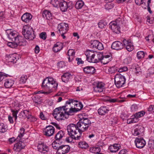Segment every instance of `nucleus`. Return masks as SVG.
I'll return each mask as SVG.
<instances>
[{
    "label": "nucleus",
    "mask_w": 154,
    "mask_h": 154,
    "mask_svg": "<svg viewBox=\"0 0 154 154\" xmlns=\"http://www.w3.org/2000/svg\"><path fill=\"white\" fill-rule=\"evenodd\" d=\"M136 146L138 148H143L146 144V141L143 138H137L135 141Z\"/></svg>",
    "instance_id": "obj_15"
},
{
    "label": "nucleus",
    "mask_w": 154,
    "mask_h": 154,
    "mask_svg": "<svg viewBox=\"0 0 154 154\" xmlns=\"http://www.w3.org/2000/svg\"><path fill=\"white\" fill-rule=\"evenodd\" d=\"M123 47V43L119 41L113 42L111 45V48L112 49L116 50H121L122 49Z\"/></svg>",
    "instance_id": "obj_14"
},
{
    "label": "nucleus",
    "mask_w": 154,
    "mask_h": 154,
    "mask_svg": "<svg viewBox=\"0 0 154 154\" xmlns=\"http://www.w3.org/2000/svg\"><path fill=\"white\" fill-rule=\"evenodd\" d=\"M22 34L25 38L29 40L34 39L35 37L34 31L30 26L25 25L22 29Z\"/></svg>",
    "instance_id": "obj_3"
},
{
    "label": "nucleus",
    "mask_w": 154,
    "mask_h": 154,
    "mask_svg": "<svg viewBox=\"0 0 154 154\" xmlns=\"http://www.w3.org/2000/svg\"><path fill=\"white\" fill-rule=\"evenodd\" d=\"M71 76L70 73L68 72L65 73L62 76L61 79L63 82H67Z\"/></svg>",
    "instance_id": "obj_29"
},
{
    "label": "nucleus",
    "mask_w": 154,
    "mask_h": 154,
    "mask_svg": "<svg viewBox=\"0 0 154 154\" xmlns=\"http://www.w3.org/2000/svg\"><path fill=\"white\" fill-rule=\"evenodd\" d=\"M51 4L55 7H57L58 5H59L60 2L57 0H51Z\"/></svg>",
    "instance_id": "obj_47"
},
{
    "label": "nucleus",
    "mask_w": 154,
    "mask_h": 154,
    "mask_svg": "<svg viewBox=\"0 0 154 154\" xmlns=\"http://www.w3.org/2000/svg\"><path fill=\"white\" fill-rule=\"evenodd\" d=\"M79 121L83 123V124H85L88 127L91 123V121L88 118H83L80 119Z\"/></svg>",
    "instance_id": "obj_34"
},
{
    "label": "nucleus",
    "mask_w": 154,
    "mask_h": 154,
    "mask_svg": "<svg viewBox=\"0 0 154 154\" xmlns=\"http://www.w3.org/2000/svg\"><path fill=\"white\" fill-rule=\"evenodd\" d=\"M119 149V146L118 144H115L113 145L110 146L109 147V149L111 152H116Z\"/></svg>",
    "instance_id": "obj_30"
},
{
    "label": "nucleus",
    "mask_w": 154,
    "mask_h": 154,
    "mask_svg": "<svg viewBox=\"0 0 154 154\" xmlns=\"http://www.w3.org/2000/svg\"><path fill=\"white\" fill-rule=\"evenodd\" d=\"M38 150L43 153H46L48 150V146L44 143H39L37 146Z\"/></svg>",
    "instance_id": "obj_18"
},
{
    "label": "nucleus",
    "mask_w": 154,
    "mask_h": 154,
    "mask_svg": "<svg viewBox=\"0 0 154 154\" xmlns=\"http://www.w3.org/2000/svg\"><path fill=\"white\" fill-rule=\"evenodd\" d=\"M42 16L44 18L49 20L52 18V14L51 12L48 10H45L42 13Z\"/></svg>",
    "instance_id": "obj_28"
},
{
    "label": "nucleus",
    "mask_w": 154,
    "mask_h": 154,
    "mask_svg": "<svg viewBox=\"0 0 154 154\" xmlns=\"http://www.w3.org/2000/svg\"><path fill=\"white\" fill-rule=\"evenodd\" d=\"M52 147L54 149H57L58 150L60 147L59 143H57L56 141H54L52 144Z\"/></svg>",
    "instance_id": "obj_42"
},
{
    "label": "nucleus",
    "mask_w": 154,
    "mask_h": 154,
    "mask_svg": "<svg viewBox=\"0 0 154 154\" xmlns=\"http://www.w3.org/2000/svg\"><path fill=\"white\" fill-rule=\"evenodd\" d=\"M7 45L8 46L11 48H15L18 45V44L16 42H8Z\"/></svg>",
    "instance_id": "obj_44"
},
{
    "label": "nucleus",
    "mask_w": 154,
    "mask_h": 154,
    "mask_svg": "<svg viewBox=\"0 0 154 154\" xmlns=\"http://www.w3.org/2000/svg\"><path fill=\"white\" fill-rule=\"evenodd\" d=\"M107 101L111 103H114L117 101H119L120 102H123L124 101V100H122L120 101L118 100L117 99H112L109 98L108 99Z\"/></svg>",
    "instance_id": "obj_58"
},
{
    "label": "nucleus",
    "mask_w": 154,
    "mask_h": 154,
    "mask_svg": "<svg viewBox=\"0 0 154 154\" xmlns=\"http://www.w3.org/2000/svg\"><path fill=\"white\" fill-rule=\"evenodd\" d=\"M149 74V75L153 74L154 73V68H151L148 69Z\"/></svg>",
    "instance_id": "obj_62"
},
{
    "label": "nucleus",
    "mask_w": 154,
    "mask_h": 154,
    "mask_svg": "<svg viewBox=\"0 0 154 154\" xmlns=\"http://www.w3.org/2000/svg\"><path fill=\"white\" fill-rule=\"evenodd\" d=\"M78 145L82 148L86 149L88 146V144L85 141H81L79 142Z\"/></svg>",
    "instance_id": "obj_39"
},
{
    "label": "nucleus",
    "mask_w": 154,
    "mask_h": 154,
    "mask_svg": "<svg viewBox=\"0 0 154 154\" xmlns=\"http://www.w3.org/2000/svg\"><path fill=\"white\" fill-rule=\"evenodd\" d=\"M109 27L110 28L112 31L116 33L120 32V28L119 24L116 21H113L109 24Z\"/></svg>",
    "instance_id": "obj_9"
},
{
    "label": "nucleus",
    "mask_w": 154,
    "mask_h": 154,
    "mask_svg": "<svg viewBox=\"0 0 154 154\" xmlns=\"http://www.w3.org/2000/svg\"><path fill=\"white\" fill-rule=\"evenodd\" d=\"M40 37L43 40L45 39L47 37L46 33L45 32H41L40 34Z\"/></svg>",
    "instance_id": "obj_59"
},
{
    "label": "nucleus",
    "mask_w": 154,
    "mask_h": 154,
    "mask_svg": "<svg viewBox=\"0 0 154 154\" xmlns=\"http://www.w3.org/2000/svg\"><path fill=\"white\" fill-rule=\"evenodd\" d=\"M74 100L76 101V100ZM72 103L75 105V107L74 108L71 107L69 109V110L68 111L69 115H72L73 113L80 111L83 107V105L82 103H79L77 100L74 102H72Z\"/></svg>",
    "instance_id": "obj_6"
},
{
    "label": "nucleus",
    "mask_w": 154,
    "mask_h": 154,
    "mask_svg": "<svg viewBox=\"0 0 154 154\" xmlns=\"http://www.w3.org/2000/svg\"><path fill=\"white\" fill-rule=\"evenodd\" d=\"M58 28L60 33L65 34L68 30V25L65 23H61L58 25Z\"/></svg>",
    "instance_id": "obj_16"
},
{
    "label": "nucleus",
    "mask_w": 154,
    "mask_h": 154,
    "mask_svg": "<svg viewBox=\"0 0 154 154\" xmlns=\"http://www.w3.org/2000/svg\"><path fill=\"white\" fill-rule=\"evenodd\" d=\"M6 32L9 39L12 42H15L18 34L15 32L8 30Z\"/></svg>",
    "instance_id": "obj_17"
},
{
    "label": "nucleus",
    "mask_w": 154,
    "mask_h": 154,
    "mask_svg": "<svg viewBox=\"0 0 154 154\" xmlns=\"http://www.w3.org/2000/svg\"><path fill=\"white\" fill-rule=\"evenodd\" d=\"M25 41V39L23 37L19 35H18L15 42L17 43L18 45H23L22 43L23 42Z\"/></svg>",
    "instance_id": "obj_32"
},
{
    "label": "nucleus",
    "mask_w": 154,
    "mask_h": 154,
    "mask_svg": "<svg viewBox=\"0 0 154 154\" xmlns=\"http://www.w3.org/2000/svg\"><path fill=\"white\" fill-rule=\"evenodd\" d=\"M58 84L52 77H49L44 79L42 84V87L48 91L42 92V91L38 92V93L49 94L52 91V90H55L57 88Z\"/></svg>",
    "instance_id": "obj_2"
},
{
    "label": "nucleus",
    "mask_w": 154,
    "mask_h": 154,
    "mask_svg": "<svg viewBox=\"0 0 154 154\" xmlns=\"http://www.w3.org/2000/svg\"><path fill=\"white\" fill-rule=\"evenodd\" d=\"M45 135L48 137H50L54 134V128L51 125H49L46 127L44 130Z\"/></svg>",
    "instance_id": "obj_11"
},
{
    "label": "nucleus",
    "mask_w": 154,
    "mask_h": 154,
    "mask_svg": "<svg viewBox=\"0 0 154 154\" xmlns=\"http://www.w3.org/2000/svg\"><path fill=\"white\" fill-rule=\"evenodd\" d=\"M87 60L89 62L94 63L95 53L93 50H88L85 52Z\"/></svg>",
    "instance_id": "obj_8"
},
{
    "label": "nucleus",
    "mask_w": 154,
    "mask_h": 154,
    "mask_svg": "<svg viewBox=\"0 0 154 154\" xmlns=\"http://www.w3.org/2000/svg\"><path fill=\"white\" fill-rule=\"evenodd\" d=\"M12 112L13 113V116L15 118V119H17V114L18 112V111L17 110H11Z\"/></svg>",
    "instance_id": "obj_61"
},
{
    "label": "nucleus",
    "mask_w": 154,
    "mask_h": 154,
    "mask_svg": "<svg viewBox=\"0 0 154 154\" xmlns=\"http://www.w3.org/2000/svg\"><path fill=\"white\" fill-rule=\"evenodd\" d=\"M109 111V108L105 106H101L98 110V114L100 115H105Z\"/></svg>",
    "instance_id": "obj_24"
},
{
    "label": "nucleus",
    "mask_w": 154,
    "mask_h": 154,
    "mask_svg": "<svg viewBox=\"0 0 154 154\" xmlns=\"http://www.w3.org/2000/svg\"><path fill=\"white\" fill-rule=\"evenodd\" d=\"M77 127L78 128V131L79 132V135H81V137L82 138V132L87 130L88 128V126L85 124H83V123L79 121L77 123Z\"/></svg>",
    "instance_id": "obj_10"
},
{
    "label": "nucleus",
    "mask_w": 154,
    "mask_h": 154,
    "mask_svg": "<svg viewBox=\"0 0 154 154\" xmlns=\"http://www.w3.org/2000/svg\"><path fill=\"white\" fill-rule=\"evenodd\" d=\"M63 47V44L58 42L54 46L53 49L55 52H57L61 50Z\"/></svg>",
    "instance_id": "obj_26"
},
{
    "label": "nucleus",
    "mask_w": 154,
    "mask_h": 154,
    "mask_svg": "<svg viewBox=\"0 0 154 154\" xmlns=\"http://www.w3.org/2000/svg\"><path fill=\"white\" fill-rule=\"evenodd\" d=\"M96 54L97 55L95 56L94 60L93 61L94 63H96L100 61L101 62V59H102L103 56L101 53Z\"/></svg>",
    "instance_id": "obj_35"
},
{
    "label": "nucleus",
    "mask_w": 154,
    "mask_h": 154,
    "mask_svg": "<svg viewBox=\"0 0 154 154\" xmlns=\"http://www.w3.org/2000/svg\"><path fill=\"white\" fill-rule=\"evenodd\" d=\"M92 150L95 152L96 153L101 154V153H100L99 152L100 151V149L99 147H94L92 148Z\"/></svg>",
    "instance_id": "obj_57"
},
{
    "label": "nucleus",
    "mask_w": 154,
    "mask_h": 154,
    "mask_svg": "<svg viewBox=\"0 0 154 154\" xmlns=\"http://www.w3.org/2000/svg\"><path fill=\"white\" fill-rule=\"evenodd\" d=\"M123 45L126 47V49L129 51H131L134 49V47L132 43L129 41L124 39L123 40Z\"/></svg>",
    "instance_id": "obj_22"
},
{
    "label": "nucleus",
    "mask_w": 154,
    "mask_h": 154,
    "mask_svg": "<svg viewBox=\"0 0 154 154\" xmlns=\"http://www.w3.org/2000/svg\"><path fill=\"white\" fill-rule=\"evenodd\" d=\"M75 101L73 99H69L66 101L65 105L56 108L54 110L53 114L54 117L58 121L68 118L69 114L68 111H67L68 108L66 107L67 104H69L71 103L74 102Z\"/></svg>",
    "instance_id": "obj_1"
},
{
    "label": "nucleus",
    "mask_w": 154,
    "mask_h": 154,
    "mask_svg": "<svg viewBox=\"0 0 154 154\" xmlns=\"http://www.w3.org/2000/svg\"><path fill=\"white\" fill-rule=\"evenodd\" d=\"M32 16L31 14L28 13H26L21 17L22 20L26 23L29 22L31 20Z\"/></svg>",
    "instance_id": "obj_21"
},
{
    "label": "nucleus",
    "mask_w": 154,
    "mask_h": 154,
    "mask_svg": "<svg viewBox=\"0 0 154 154\" xmlns=\"http://www.w3.org/2000/svg\"><path fill=\"white\" fill-rule=\"evenodd\" d=\"M32 100L37 105L41 103V100L39 97L37 96L33 97L32 98Z\"/></svg>",
    "instance_id": "obj_43"
},
{
    "label": "nucleus",
    "mask_w": 154,
    "mask_h": 154,
    "mask_svg": "<svg viewBox=\"0 0 154 154\" xmlns=\"http://www.w3.org/2000/svg\"><path fill=\"white\" fill-rule=\"evenodd\" d=\"M108 72L109 74H112L116 71L117 70L115 67H112L109 68L108 69Z\"/></svg>",
    "instance_id": "obj_50"
},
{
    "label": "nucleus",
    "mask_w": 154,
    "mask_h": 154,
    "mask_svg": "<svg viewBox=\"0 0 154 154\" xmlns=\"http://www.w3.org/2000/svg\"><path fill=\"white\" fill-rule=\"evenodd\" d=\"M111 59L112 56L110 54L103 56L102 59H101V62L103 64H106L111 61Z\"/></svg>",
    "instance_id": "obj_27"
},
{
    "label": "nucleus",
    "mask_w": 154,
    "mask_h": 154,
    "mask_svg": "<svg viewBox=\"0 0 154 154\" xmlns=\"http://www.w3.org/2000/svg\"><path fill=\"white\" fill-rule=\"evenodd\" d=\"M96 48L99 50H101L103 49V46L102 43L99 42Z\"/></svg>",
    "instance_id": "obj_60"
},
{
    "label": "nucleus",
    "mask_w": 154,
    "mask_h": 154,
    "mask_svg": "<svg viewBox=\"0 0 154 154\" xmlns=\"http://www.w3.org/2000/svg\"><path fill=\"white\" fill-rule=\"evenodd\" d=\"M17 55L16 54H9L6 57V60L8 62H12L15 63L17 60Z\"/></svg>",
    "instance_id": "obj_19"
},
{
    "label": "nucleus",
    "mask_w": 154,
    "mask_h": 154,
    "mask_svg": "<svg viewBox=\"0 0 154 154\" xmlns=\"http://www.w3.org/2000/svg\"><path fill=\"white\" fill-rule=\"evenodd\" d=\"M27 79V78L26 75H23L20 78V83L24 84L26 82Z\"/></svg>",
    "instance_id": "obj_52"
},
{
    "label": "nucleus",
    "mask_w": 154,
    "mask_h": 154,
    "mask_svg": "<svg viewBox=\"0 0 154 154\" xmlns=\"http://www.w3.org/2000/svg\"><path fill=\"white\" fill-rule=\"evenodd\" d=\"M148 111L150 112H154V105H150Z\"/></svg>",
    "instance_id": "obj_63"
},
{
    "label": "nucleus",
    "mask_w": 154,
    "mask_h": 154,
    "mask_svg": "<svg viewBox=\"0 0 154 154\" xmlns=\"http://www.w3.org/2000/svg\"><path fill=\"white\" fill-rule=\"evenodd\" d=\"M7 127L3 123H1L0 124V132L4 133L6 131Z\"/></svg>",
    "instance_id": "obj_46"
},
{
    "label": "nucleus",
    "mask_w": 154,
    "mask_h": 154,
    "mask_svg": "<svg viewBox=\"0 0 154 154\" xmlns=\"http://www.w3.org/2000/svg\"><path fill=\"white\" fill-rule=\"evenodd\" d=\"M148 147L150 149L153 148L154 147V142L152 140H149L148 143Z\"/></svg>",
    "instance_id": "obj_56"
},
{
    "label": "nucleus",
    "mask_w": 154,
    "mask_h": 154,
    "mask_svg": "<svg viewBox=\"0 0 154 154\" xmlns=\"http://www.w3.org/2000/svg\"><path fill=\"white\" fill-rule=\"evenodd\" d=\"M84 72L86 73L92 74L95 72V69L92 66H87L83 68Z\"/></svg>",
    "instance_id": "obj_23"
},
{
    "label": "nucleus",
    "mask_w": 154,
    "mask_h": 154,
    "mask_svg": "<svg viewBox=\"0 0 154 154\" xmlns=\"http://www.w3.org/2000/svg\"><path fill=\"white\" fill-rule=\"evenodd\" d=\"M144 131V128L141 126H139L134 130V133L133 134L134 136H137L141 135Z\"/></svg>",
    "instance_id": "obj_25"
},
{
    "label": "nucleus",
    "mask_w": 154,
    "mask_h": 154,
    "mask_svg": "<svg viewBox=\"0 0 154 154\" xmlns=\"http://www.w3.org/2000/svg\"><path fill=\"white\" fill-rule=\"evenodd\" d=\"M145 54L143 51H138L137 54V57L138 59L143 58Z\"/></svg>",
    "instance_id": "obj_45"
},
{
    "label": "nucleus",
    "mask_w": 154,
    "mask_h": 154,
    "mask_svg": "<svg viewBox=\"0 0 154 154\" xmlns=\"http://www.w3.org/2000/svg\"><path fill=\"white\" fill-rule=\"evenodd\" d=\"M75 52L72 49H69L67 52V55L68 56H71L72 57V59H73V57L75 55Z\"/></svg>",
    "instance_id": "obj_49"
},
{
    "label": "nucleus",
    "mask_w": 154,
    "mask_h": 154,
    "mask_svg": "<svg viewBox=\"0 0 154 154\" xmlns=\"http://www.w3.org/2000/svg\"><path fill=\"white\" fill-rule=\"evenodd\" d=\"M14 83V81L11 79H6L4 83V85L5 88H11Z\"/></svg>",
    "instance_id": "obj_31"
},
{
    "label": "nucleus",
    "mask_w": 154,
    "mask_h": 154,
    "mask_svg": "<svg viewBox=\"0 0 154 154\" xmlns=\"http://www.w3.org/2000/svg\"><path fill=\"white\" fill-rule=\"evenodd\" d=\"M118 154H127V151L125 149H123L121 150Z\"/></svg>",
    "instance_id": "obj_64"
},
{
    "label": "nucleus",
    "mask_w": 154,
    "mask_h": 154,
    "mask_svg": "<svg viewBox=\"0 0 154 154\" xmlns=\"http://www.w3.org/2000/svg\"><path fill=\"white\" fill-rule=\"evenodd\" d=\"M59 6L62 12H65L68 9H71L73 8V4L72 2H67L63 1L62 2H60Z\"/></svg>",
    "instance_id": "obj_7"
},
{
    "label": "nucleus",
    "mask_w": 154,
    "mask_h": 154,
    "mask_svg": "<svg viewBox=\"0 0 154 154\" xmlns=\"http://www.w3.org/2000/svg\"><path fill=\"white\" fill-rule=\"evenodd\" d=\"M70 147L68 145H62L60 146V147L57 152L58 154H65L68 153L69 151Z\"/></svg>",
    "instance_id": "obj_12"
},
{
    "label": "nucleus",
    "mask_w": 154,
    "mask_h": 154,
    "mask_svg": "<svg viewBox=\"0 0 154 154\" xmlns=\"http://www.w3.org/2000/svg\"><path fill=\"white\" fill-rule=\"evenodd\" d=\"M104 85L102 82L97 83L95 87H94V91L95 92H101L103 91Z\"/></svg>",
    "instance_id": "obj_20"
},
{
    "label": "nucleus",
    "mask_w": 154,
    "mask_h": 154,
    "mask_svg": "<svg viewBox=\"0 0 154 154\" xmlns=\"http://www.w3.org/2000/svg\"><path fill=\"white\" fill-rule=\"evenodd\" d=\"M29 111L26 110H24L23 111L21 112L20 115H22L23 117H26L28 119H29L31 116V115H29Z\"/></svg>",
    "instance_id": "obj_37"
},
{
    "label": "nucleus",
    "mask_w": 154,
    "mask_h": 154,
    "mask_svg": "<svg viewBox=\"0 0 154 154\" xmlns=\"http://www.w3.org/2000/svg\"><path fill=\"white\" fill-rule=\"evenodd\" d=\"M57 65L59 68H63L65 66L64 62L62 61L58 63Z\"/></svg>",
    "instance_id": "obj_55"
},
{
    "label": "nucleus",
    "mask_w": 154,
    "mask_h": 154,
    "mask_svg": "<svg viewBox=\"0 0 154 154\" xmlns=\"http://www.w3.org/2000/svg\"><path fill=\"white\" fill-rule=\"evenodd\" d=\"M125 77L119 74H116L114 79L115 84L117 88H120L123 86L125 82Z\"/></svg>",
    "instance_id": "obj_4"
},
{
    "label": "nucleus",
    "mask_w": 154,
    "mask_h": 154,
    "mask_svg": "<svg viewBox=\"0 0 154 154\" xmlns=\"http://www.w3.org/2000/svg\"><path fill=\"white\" fill-rule=\"evenodd\" d=\"M67 129L69 135H71L72 137H74L79 136V134L77 135V131L78 130V128L77 127V125L74 124H70L68 125Z\"/></svg>",
    "instance_id": "obj_5"
},
{
    "label": "nucleus",
    "mask_w": 154,
    "mask_h": 154,
    "mask_svg": "<svg viewBox=\"0 0 154 154\" xmlns=\"http://www.w3.org/2000/svg\"><path fill=\"white\" fill-rule=\"evenodd\" d=\"M99 42L97 40H93L91 41V47L93 48H96Z\"/></svg>",
    "instance_id": "obj_48"
},
{
    "label": "nucleus",
    "mask_w": 154,
    "mask_h": 154,
    "mask_svg": "<svg viewBox=\"0 0 154 154\" xmlns=\"http://www.w3.org/2000/svg\"><path fill=\"white\" fill-rule=\"evenodd\" d=\"M131 111L134 112L137 111L138 109L137 106L135 104H133L132 105L131 108Z\"/></svg>",
    "instance_id": "obj_53"
},
{
    "label": "nucleus",
    "mask_w": 154,
    "mask_h": 154,
    "mask_svg": "<svg viewBox=\"0 0 154 154\" xmlns=\"http://www.w3.org/2000/svg\"><path fill=\"white\" fill-rule=\"evenodd\" d=\"M145 114V112L142 111L136 113L134 115V116L138 118L143 116Z\"/></svg>",
    "instance_id": "obj_41"
},
{
    "label": "nucleus",
    "mask_w": 154,
    "mask_h": 154,
    "mask_svg": "<svg viewBox=\"0 0 154 154\" xmlns=\"http://www.w3.org/2000/svg\"><path fill=\"white\" fill-rule=\"evenodd\" d=\"M24 132L25 129L24 128H22L20 129V134L16 139L17 141L20 140L21 139V138L23 136Z\"/></svg>",
    "instance_id": "obj_40"
},
{
    "label": "nucleus",
    "mask_w": 154,
    "mask_h": 154,
    "mask_svg": "<svg viewBox=\"0 0 154 154\" xmlns=\"http://www.w3.org/2000/svg\"><path fill=\"white\" fill-rule=\"evenodd\" d=\"M69 137H67L66 138V141L68 142H71L73 140V139H74L75 140H79L81 138V135L79 136H77V137H72L71 135H69Z\"/></svg>",
    "instance_id": "obj_36"
},
{
    "label": "nucleus",
    "mask_w": 154,
    "mask_h": 154,
    "mask_svg": "<svg viewBox=\"0 0 154 154\" xmlns=\"http://www.w3.org/2000/svg\"><path fill=\"white\" fill-rule=\"evenodd\" d=\"M118 71L119 72H125L127 71L128 69V68L126 66H123L122 67L120 68L117 69Z\"/></svg>",
    "instance_id": "obj_54"
},
{
    "label": "nucleus",
    "mask_w": 154,
    "mask_h": 154,
    "mask_svg": "<svg viewBox=\"0 0 154 154\" xmlns=\"http://www.w3.org/2000/svg\"><path fill=\"white\" fill-rule=\"evenodd\" d=\"M114 7V5L112 3L107 4L105 5V9L109 10Z\"/></svg>",
    "instance_id": "obj_51"
},
{
    "label": "nucleus",
    "mask_w": 154,
    "mask_h": 154,
    "mask_svg": "<svg viewBox=\"0 0 154 154\" xmlns=\"http://www.w3.org/2000/svg\"><path fill=\"white\" fill-rule=\"evenodd\" d=\"M64 135V133L63 131L60 130L58 132L55 136L56 141H58L62 139Z\"/></svg>",
    "instance_id": "obj_33"
},
{
    "label": "nucleus",
    "mask_w": 154,
    "mask_h": 154,
    "mask_svg": "<svg viewBox=\"0 0 154 154\" xmlns=\"http://www.w3.org/2000/svg\"><path fill=\"white\" fill-rule=\"evenodd\" d=\"M25 146L24 142L20 141L14 145L13 149L15 151L20 152L25 148Z\"/></svg>",
    "instance_id": "obj_13"
},
{
    "label": "nucleus",
    "mask_w": 154,
    "mask_h": 154,
    "mask_svg": "<svg viewBox=\"0 0 154 154\" xmlns=\"http://www.w3.org/2000/svg\"><path fill=\"white\" fill-rule=\"evenodd\" d=\"M84 5V2L82 1H78L75 3V6L77 9L81 8Z\"/></svg>",
    "instance_id": "obj_38"
}]
</instances>
